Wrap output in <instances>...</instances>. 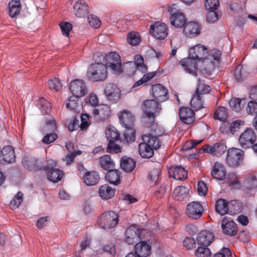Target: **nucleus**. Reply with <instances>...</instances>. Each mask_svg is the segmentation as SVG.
Returning <instances> with one entry per match:
<instances>
[{"label":"nucleus","mask_w":257,"mask_h":257,"mask_svg":"<svg viewBox=\"0 0 257 257\" xmlns=\"http://www.w3.org/2000/svg\"><path fill=\"white\" fill-rule=\"evenodd\" d=\"M202 53L204 56L196 55L195 56L191 54L195 52V49H189V56L180 61V64L187 73L194 76H197L198 69L202 71L205 70V66L211 64L212 68L218 66L220 60L221 52L219 49H197ZM201 55V53L200 54Z\"/></svg>","instance_id":"f257e3e1"},{"label":"nucleus","mask_w":257,"mask_h":257,"mask_svg":"<svg viewBox=\"0 0 257 257\" xmlns=\"http://www.w3.org/2000/svg\"><path fill=\"white\" fill-rule=\"evenodd\" d=\"M142 142L139 145V151L140 156L144 158H150L154 155V149L159 148L162 142L159 138L151 135L142 136Z\"/></svg>","instance_id":"f03ea898"},{"label":"nucleus","mask_w":257,"mask_h":257,"mask_svg":"<svg viewBox=\"0 0 257 257\" xmlns=\"http://www.w3.org/2000/svg\"><path fill=\"white\" fill-rule=\"evenodd\" d=\"M86 76L92 82L103 81L107 76L106 66L103 63L92 64L88 68Z\"/></svg>","instance_id":"7ed1b4c3"},{"label":"nucleus","mask_w":257,"mask_h":257,"mask_svg":"<svg viewBox=\"0 0 257 257\" xmlns=\"http://www.w3.org/2000/svg\"><path fill=\"white\" fill-rule=\"evenodd\" d=\"M215 210L221 215L226 214L234 215L239 211V207L236 201H227L224 199H219L216 201Z\"/></svg>","instance_id":"20e7f679"},{"label":"nucleus","mask_w":257,"mask_h":257,"mask_svg":"<svg viewBox=\"0 0 257 257\" xmlns=\"http://www.w3.org/2000/svg\"><path fill=\"white\" fill-rule=\"evenodd\" d=\"M119 221L118 214L114 211H106L103 213L98 219V223L104 229L115 227Z\"/></svg>","instance_id":"39448f33"},{"label":"nucleus","mask_w":257,"mask_h":257,"mask_svg":"<svg viewBox=\"0 0 257 257\" xmlns=\"http://www.w3.org/2000/svg\"><path fill=\"white\" fill-rule=\"evenodd\" d=\"M244 153L241 149L232 148L228 149L225 157L226 164L231 167H235L243 163Z\"/></svg>","instance_id":"423d86ee"},{"label":"nucleus","mask_w":257,"mask_h":257,"mask_svg":"<svg viewBox=\"0 0 257 257\" xmlns=\"http://www.w3.org/2000/svg\"><path fill=\"white\" fill-rule=\"evenodd\" d=\"M105 62L110 67L113 73L119 75L122 73L120 56L118 53L111 52L105 55Z\"/></svg>","instance_id":"0eeeda50"},{"label":"nucleus","mask_w":257,"mask_h":257,"mask_svg":"<svg viewBox=\"0 0 257 257\" xmlns=\"http://www.w3.org/2000/svg\"><path fill=\"white\" fill-rule=\"evenodd\" d=\"M142 109L146 116L151 119V123H153L155 121V114L159 113L161 107L157 101L148 99L144 101Z\"/></svg>","instance_id":"6e6552de"},{"label":"nucleus","mask_w":257,"mask_h":257,"mask_svg":"<svg viewBox=\"0 0 257 257\" xmlns=\"http://www.w3.org/2000/svg\"><path fill=\"white\" fill-rule=\"evenodd\" d=\"M204 209L200 203L193 201L189 203L186 206V213L190 218L197 219L200 218L204 212Z\"/></svg>","instance_id":"1a4fd4ad"},{"label":"nucleus","mask_w":257,"mask_h":257,"mask_svg":"<svg viewBox=\"0 0 257 257\" xmlns=\"http://www.w3.org/2000/svg\"><path fill=\"white\" fill-rule=\"evenodd\" d=\"M141 229L139 226L132 225L127 228L124 233V241L128 244H133L141 239Z\"/></svg>","instance_id":"9d476101"},{"label":"nucleus","mask_w":257,"mask_h":257,"mask_svg":"<svg viewBox=\"0 0 257 257\" xmlns=\"http://www.w3.org/2000/svg\"><path fill=\"white\" fill-rule=\"evenodd\" d=\"M150 34L157 39H164L168 35V28L165 24L156 22L150 26Z\"/></svg>","instance_id":"9b49d317"},{"label":"nucleus","mask_w":257,"mask_h":257,"mask_svg":"<svg viewBox=\"0 0 257 257\" xmlns=\"http://www.w3.org/2000/svg\"><path fill=\"white\" fill-rule=\"evenodd\" d=\"M69 89L74 95L82 97L87 93V89L85 82L81 79H75L71 81Z\"/></svg>","instance_id":"f8f14e48"},{"label":"nucleus","mask_w":257,"mask_h":257,"mask_svg":"<svg viewBox=\"0 0 257 257\" xmlns=\"http://www.w3.org/2000/svg\"><path fill=\"white\" fill-rule=\"evenodd\" d=\"M256 139V136L251 128H247L240 136L239 143L243 148L252 146Z\"/></svg>","instance_id":"ddd939ff"},{"label":"nucleus","mask_w":257,"mask_h":257,"mask_svg":"<svg viewBox=\"0 0 257 257\" xmlns=\"http://www.w3.org/2000/svg\"><path fill=\"white\" fill-rule=\"evenodd\" d=\"M222 232L228 236H232L236 235L238 232L236 224L229 217H224L221 222Z\"/></svg>","instance_id":"4468645a"},{"label":"nucleus","mask_w":257,"mask_h":257,"mask_svg":"<svg viewBox=\"0 0 257 257\" xmlns=\"http://www.w3.org/2000/svg\"><path fill=\"white\" fill-rule=\"evenodd\" d=\"M226 146L221 143H216L213 145H205L202 148V152L207 153L213 156L219 157L225 151Z\"/></svg>","instance_id":"2eb2a0df"},{"label":"nucleus","mask_w":257,"mask_h":257,"mask_svg":"<svg viewBox=\"0 0 257 257\" xmlns=\"http://www.w3.org/2000/svg\"><path fill=\"white\" fill-rule=\"evenodd\" d=\"M92 114L95 119L99 120H104L107 119L110 114L109 107L106 104H99L93 108Z\"/></svg>","instance_id":"dca6fc26"},{"label":"nucleus","mask_w":257,"mask_h":257,"mask_svg":"<svg viewBox=\"0 0 257 257\" xmlns=\"http://www.w3.org/2000/svg\"><path fill=\"white\" fill-rule=\"evenodd\" d=\"M214 238V235L212 232L204 230L197 234L196 239L199 245L208 246L213 241Z\"/></svg>","instance_id":"f3484780"},{"label":"nucleus","mask_w":257,"mask_h":257,"mask_svg":"<svg viewBox=\"0 0 257 257\" xmlns=\"http://www.w3.org/2000/svg\"><path fill=\"white\" fill-rule=\"evenodd\" d=\"M152 91L154 97L158 100L164 101L168 99V89L161 84L153 85Z\"/></svg>","instance_id":"a211bd4d"},{"label":"nucleus","mask_w":257,"mask_h":257,"mask_svg":"<svg viewBox=\"0 0 257 257\" xmlns=\"http://www.w3.org/2000/svg\"><path fill=\"white\" fill-rule=\"evenodd\" d=\"M16 155L14 148L11 146L4 147L1 150L0 162L13 163L15 161Z\"/></svg>","instance_id":"6ab92c4d"},{"label":"nucleus","mask_w":257,"mask_h":257,"mask_svg":"<svg viewBox=\"0 0 257 257\" xmlns=\"http://www.w3.org/2000/svg\"><path fill=\"white\" fill-rule=\"evenodd\" d=\"M201 27L196 22H190L185 24L184 27L183 33L187 37H194L200 33Z\"/></svg>","instance_id":"aec40b11"},{"label":"nucleus","mask_w":257,"mask_h":257,"mask_svg":"<svg viewBox=\"0 0 257 257\" xmlns=\"http://www.w3.org/2000/svg\"><path fill=\"white\" fill-rule=\"evenodd\" d=\"M105 94L108 100L116 102L120 96V91L119 89L115 85L108 84L106 85L104 90Z\"/></svg>","instance_id":"412c9836"},{"label":"nucleus","mask_w":257,"mask_h":257,"mask_svg":"<svg viewBox=\"0 0 257 257\" xmlns=\"http://www.w3.org/2000/svg\"><path fill=\"white\" fill-rule=\"evenodd\" d=\"M134 250L139 257H147L151 254V246L146 241H141L136 244Z\"/></svg>","instance_id":"4be33fe9"},{"label":"nucleus","mask_w":257,"mask_h":257,"mask_svg":"<svg viewBox=\"0 0 257 257\" xmlns=\"http://www.w3.org/2000/svg\"><path fill=\"white\" fill-rule=\"evenodd\" d=\"M74 15L78 18H83L88 14V6L83 0H79L73 6Z\"/></svg>","instance_id":"5701e85b"},{"label":"nucleus","mask_w":257,"mask_h":257,"mask_svg":"<svg viewBox=\"0 0 257 257\" xmlns=\"http://www.w3.org/2000/svg\"><path fill=\"white\" fill-rule=\"evenodd\" d=\"M119 121L124 128L133 126L134 115L128 111L123 110L118 114Z\"/></svg>","instance_id":"b1692460"},{"label":"nucleus","mask_w":257,"mask_h":257,"mask_svg":"<svg viewBox=\"0 0 257 257\" xmlns=\"http://www.w3.org/2000/svg\"><path fill=\"white\" fill-rule=\"evenodd\" d=\"M179 115L180 119L186 124H191L194 121L193 111L188 107H181L179 110Z\"/></svg>","instance_id":"393cba45"},{"label":"nucleus","mask_w":257,"mask_h":257,"mask_svg":"<svg viewBox=\"0 0 257 257\" xmlns=\"http://www.w3.org/2000/svg\"><path fill=\"white\" fill-rule=\"evenodd\" d=\"M212 177L219 180H223L226 177V171L224 166L219 162H215L211 172Z\"/></svg>","instance_id":"a878e982"},{"label":"nucleus","mask_w":257,"mask_h":257,"mask_svg":"<svg viewBox=\"0 0 257 257\" xmlns=\"http://www.w3.org/2000/svg\"><path fill=\"white\" fill-rule=\"evenodd\" d=\"M80 97L73 95L69 97L66 106L71 111L79 113L82 108V103L79 100Z\"/></svg>","instance_id":"bb28decb"},{"label":"nucleus","mask_w":257,"mask_h":257,"mask_svg":"<svg viewBox=\"0 0 257 257\" xmlns=\"http://www.w3.org/2000/svg\"><path fill=\"white\" fill-rule=\"evenodd\" d=\"M44 170L48 173V179L53 182H58L60 181L63 175V171L59 169L44 167Z\"/></svg>","instance_id":"cd10ccee"},{"label":"nucleus","mask_w":257,"mask_h":257,"mask_svg":"<svg viewBox=\"0 0 257 257\" xmlns=\"http://www.w3.org/2000/svg\"><path fill=\"white\" fill-rule=\"evenodd\" d=\"M83 179L86 185L93 186L99 182V176L96 171L87 172L83 176Z\"/></svg>","instance_id":"c85d7f7f"},{"label":"nucleus","mask_w":257,"mask_h":257,"mask_svg":"<svg viewBox=\"0 0 257 257\" xmlns=\"http://www.w3.org/2000/svg\"><path fill=\"white\" fill-rule=\"evenodd\" d=\"M115 191V189L109 186L107 184H104L100 187L99 194L102 199L107 200L114 196Z\"/></svg>","instance_id":"c756f323"},{"label":"nucleus","mask_w":257,"mask_h":257,"mask_svg":"<svg viewBox=\"0 0 257 257\" xmlns=\"http://www.w3.org/2000/svg\"><path fill=\"white\" fill-rule=\"evenodd\" d=\"M105 178L110 184L114 185H118L121 181L120 172L118 170L113 169L108 171L106 174Z\"/></svg>","instance_id":"7c9ffc66"},{"label":"nucleus","mask_w":257,"mask_h":257,"mask_svg":"<svg viewBox=\"0 0 257 257\" xmlns=\"http://www.w3.org/2000/svg\"><path fill=\"white\" fill-rule=\"evenodd\" d=\"M189 189L187 187L180 186L174 190L173 197L176 200L182 201L187 197Z\"/></svg>","instance_id":"2f4dec72"},{"label":"nucleus","mask_w":257,"mask_h":257,"mask_svg":"<svg viewBox=\"0 0 257 257\" xmlns=\"http://www.w3.org/2000/svg\"><path fill=\"white\" fill-rule=\"evenodd\" d=\"M136 161L131 158H122L120 162V168L126 173L132 172L136 167Z\"/></svg>","instance_id":"473e14b6"},{"label":"nucleus","mask_w":257,"mask_h":257,"mask_svg":"<svg viewBox=\"0 0 257 257\" xmlns=\"http://www.w3.org/2000/svg\"><path fill=\"white\" fill-rule=\"evenodd\" d=\"M99 164L102 168L108 171L114 169L115 164L110 156L104 155L99 158Z\"/></svg>","instance_id":"72a5a7b5"},{"label":"nucleus","mask_w":257,"mask_h":257,"mask_svg":"<svg viewBox=\"0 0 257 257\" xmlns=\"http://www.w3.org/2000/svg\"><path fill=\"white\" fill-rule=\"evenodd\" d=\"M9 15L11 18H15L20 13L22 9L21 3L19 1L12 0L9 4Z\"/></svg>","instance_id":"f704fd0d"},{"label":"nucleus","mask_w":257,"mask_h":257,"mask_svg":"<svg viewBox=\"0 0 257 257\" xmlns=\"http://www.w3.org/2000/svg\"><path fill=\"white\" fill-rule=\"evenodd\" d=\"M170 22L172 26L177 28H182L185 25L186 19L183 13L170 17Z\"/></svg>","instance_id":"c9c22d12"},{"label":"nucleus","mask_w":257,"mask_h":257,"mask_svg":"<svg viewBox=\"0 0 257 257\" xmlns=\"http://www.w3.org/2000/svg\"><path fill=\"white\" fill-rule=\"evenodd\" d=\"M244 187L248 192H254L257 190V179L254 176L248 177L246 179L244 184Z\"/></svg>","instance_id":"e433bc0d"},{"label":"nucleus","mask_w":257,"mask_h":257,"mask_svg":"<svg viewBox=\"0 0 257 257\" xmlns=\"http://www.w3.org/2000/svg\"><path fill=\"white\" fill-rule=\"evenodd\" d=\"M173 173V177L176 180H182L187 177V171L181 166H174Z\"/></svg>","instance_id":"4c0bfd02"},{"label":"nucleus","mask_w":257,"mask_h":257,"mask_svg":"<svg viewBox=\"0 0 257 257\" xmlns=\"http://www.w3.org/2000/svg\"><path fill=\"white\" fill-rule=\"evenodd\" d=\"M105 135L109 142L116 141L119 140L120 137L116 128L112 126H109L106 128Z\"/></svg>","instance_id":"58836bf2"},{"label":"nucleus","mask_w":257,"mask_h":257,"mask_svg":"<svg viewBox=\"0 0 257 257\" xmlns=\"http://www.w3.org/2000/svg\"><path fill=\"white\" fill-rule=\"evenodd\" d=\"M190 104L194 110H198L202 108L203 107L202 96L195 93L192 97Z\"/></svg>","instance_id":"ea45409f"},{"label":"nucleus","mask_w":257,"mask_h":257,"mask_svg":"<svg viewBox=\"0 0 257 257\" xmlns=\"http://www.w3.org/2000/svg\"><path fill=\"white\" fill-rule=\"evenodd\" d=\"M133 63L137 68L138 71L141 72L142 73H145L147 72L148 67L144 64V58L141 55H136L134 57V62Z\"/></svg>","instance_id":"a19ab883"},{"label":"nucleus","mask_w":257,"mask_h":257,"mask_svg":"<svg viewBox=\"0 0 257 257\" xmlns=\"http://www.w3.org/2000/svg\"><path fill=\"white\" fill-rule=\"evenodd\" d=\"M127 41L131 45L137 46L142 41L141 35L137 32H130L127 35Z\"/></svg>","instance_id":"79ce46f5"},{"label":"nucleus","mask_w":257,"mask_h":257,"mask_svg":"<svg viewBox=\"0 0 257 257\" xmlns=\"http://www.w3.org/2000/svg\"><path fill=\"white\" fill-rule=\"evenodd\" d=\"M121 69L122 72H124L129 76L133 75L135 72L138 71L135 64L132 61H128L124 63L123 66H121Z\"/></svg>","instance_id":"37998d69"},{"label":"nucleus","mask_w":257,"mask_h":257,"mask_svg":"<svg viewBox=\"0 0 257 257\" xmlns=\"http://www.w3.org/2000/svg\"><path fill=\"white\" fill-rule=\"evenodd\" d=\"M241 101L242 100L239 98H232L229 101V105L233 110L237 112L243 107Z\"/></svg>","instance_id":"c03bdc74"},{"label":"nucleus","mask_w":257,"mask_h":257,"mask_svg":"<svg viewBox=\"0 0 257 257\" xmlns=\"http://www.w3.org/2000/svg\"><path fill=\"white\" fill-rule=\"evenodd\" d=\"M227 113L226 108L223 106L218 107L214 113V118L220 120H223L226 118Z\"/></svg>","instance_id":"a18cd8bd"},{"label":"nucleus","mask_w":257,"mask_h":257,"mask_svg":"<svg viewBox=\"0 0 257 257\" xmlns=\"http://www.w3.org/2000/svg\"><path fill=\"white\" fill-rule=\"evenodd\" d=\"M197 88L195 91L196 94L201 95V96L206 93H209L211 91V88L209 86L200 82V79L198 80Z\"/></svg>","instance_id":"49530a36"},{"label":"nucleus","mask_w":257,"mask_h":257,"mask_svg":"<svg viewBox=\"0 0 257 257\" xmlns=\"http://www.w3.org/2000/svg\"><path fill=\"white\" fill-rule=\"evenodd\" d=\"M208 246H202L198 247L195 250V255L197 257H210L211 252Z\"/></svg>","instance_id":"de8ad7c7"},{"label":"nucleus","mask_w":257,"mask_h":257,"mask_svg":"<svg viewBox=\"0 0 257 257\" xmlns=\"http://www.w3.org/2000/svg\"><path fill=\"white\" fill-rule=\"evenodd\" d=\"M49 88L53 91H57L60 90L62 88V85L60 81V80L56 77H54L48 82Z\"/></svg>","instance_id":"09e8293b"},{"label":"nucleus","mask_w":257,"mask_h":257,"mask_svg":"<svg viewBox=\"0 0 257 257\" xmlns=\"http://www.w3.org/2000/svg\"><path fill=\"white\" fill-rule=\"evenodd\" d=\"M126 130L124 131L123 136L125 140L127 143H131L135 140V131L132 126L131 128H125Z\"/></svg>","instance_id":"8fccbe9b"},{"label":"nucleus","mask_w":257,"mask_h":257,"mask_svg":"<svg viewBox=\"0 0 257 257\" xmlns=\"http://www.w3.org/2000/svg\"><path fill=\"white\" fill-rule=\"evenodd\" d=\"M217 10H208L206 15V21L210 23H213L216 22L220 17L216 11Z\"/></svg>","instance_id":"3c124183"},{"label":"nucleus","mask_w":257,"mask_h":257,"mask_svg":"<svg viewBox=\"0 0 257 257\" xmlns=\"http://www.w3.org/2000/svg\"><path fill=\"white\" fill-rule=\"evenodd\" d=\"M59 26L63 35L66 37H69V32L72 29V25L69 22H62L60 23Z\"/></svg>","instance_id":"603ef678"},{"label":"nucleus","mask_w":257,"mask_h":257,"mask_svg":"<svg viewBox=\"0 0 257 257\" xmlns=\"http://www.w3.org/2000/svg\"><path fill=\"white\" fill-rule=\"evenodd\" d=\"M88 21L89 25L93 28H98L101 25V21L97 17L93 15H90L88 16Z\"/></svg>","instance_id":"864d4df0"},{"label":"nucleus","mask_w":257,"mask_h":257,"mask_svg":"<svg viewBox=\"0 0 257 257\" xmlns=\"http://www.w3.org/2000/svg\"><path fill=\"white\" fill-rule=\"evenodd\" d=\"M23 194L19 192L10 202V205L13 208H18L23 201Z\"/></svg>","instance_id":"5fc2aeb1"},{"label":"nucleus","mask_w":257,"mask_h":257,"mask_svg":"<svg viewBox=\"0 0 257 257\" xmlns=\"http://www.w3.org/2000/svg\"><path fill=\"white\" fill-rule=\"evenodd\" d=\"M161 170L159 168H155L153 169L150 174L149 179L153 185H155L159 178V175Z\"/></svg>","instance_id":"6e6d98bb"},{"label":"nucleus","mask_w":257,"mask_h":257,"mask_svg":"<svg viewBox=\"0 0 257 257\" xmlns=\"http://www.w3.org/2000/svg\"><path fill=\"white\" fill-rule=\"evenodd\" d=\"M115 141L109 142L107 152L110 153H117L121 152V148L119 145L115 143Z\"/></svg>","instance_id":"4d7b16f0"},{"label":"nucleus","mask_w":257,"mask_h":257,"mask_svg":"<svg viewBox=\"0 0 257 257\" xmlns=\"http://www.w3.org/2000/svg\"><path fill=\"white\" fill-rule=\"evenodd\" d=\"M204 5L207 10H217L220 3L219 0H205Z\"/></svg>","instance_id":"13d9d810"},{"label":"nucleus","mask_w":257,"mask_h":257,"mask_svg":"<svg viewBox=\"0 0 257 257\" xmlns=\"http://www.w3.org/2000/svg\"><path fill=\"white\" fill-rule=\"evenodd\" d=\"M45 131L54 132L56 130V122L55 120L50 119L47 120L44 124Z\"/></svg>","instance_id":"bf43d9fd"},{"label":"nucleus","mask_w":257,"mask_h":257,"mask_svg":"<svg viewBox=\"0 0 257 257\" xmlns=\"http://www.w3.org/2000/svg\"><path fill=\"white\" fill-rule=\"evenodd\" d=\"M247 112L251 115L257 114V102L253 101H250L246 108Z\"/></svg>","instance_id":"052dcab7"},{"label":"nucleus","mask_w":257,"mask_h":257,"mask_svg":"<svg viewBox=\"0 0 257 257\" xmlns=\"http://www.w3.org/2000/svg\"><path fill=\"white\" fill-rule=\"evenodd\" d=\"M244 122L241 120H236L233 121L230 125L229 130L232 134H234L239 128L241 125H243Z\"/></svg>","instance_id":"680f3d73"},{"label":"nucleus","mask_w":257,"mask_h":257,"mask_svg":"<svg viewBox=\"0 0 257 257\" xmlns=\"http://www.w3.org/2000/svg\"><path fill=\"white\" fill-rule=\"evenodd\" d=\"M197 186V191L199 195L200 196H204L208 190L206 184L203 181H199Z\"/></svg>","instance_id":"e2e57ef3"},{"label":"nucleus","mask_w":257,"mask_h":257,"mask_svg":"<svg viewBox=\"0 0 257 257\" xmlns=\"http://www.w3.org/2000/svg\"><path fill=\"white\" fill-rule=\"evenodd\" d=\"M234 77L238 82H240L243 79L244 77L242 72V66L240 65H238L234 69Z\"/></svg>","instance_id":"0e129e2a"},{"label":"nucleus","mask_w":257,"mask_h":257,"mask_svg":"<svg viewBox=\"0 0 257 257\" xmlns=\"http://www.w3.org/2000/svg\"><path fill=\"white\" fill-rule=\"evenodd\" d=\"M58 138L57 135L55 133L47 134L43 139V142L49 144L55 141Z\"/></svg>","instance_id":"69168bd1"},{"label":"nucleus","mask_w":257,"mask_h":257,"mask_svg":"<svg viewBox=\"0 0 257 257\" xmlns=\"http://www.w3.org/2000/svg\"><path fill=\"white\" fill-rule=\"evenodd\" d=\"M231 252L228 248L224 247L214 254V257H231Z\"/></svg>","instance_id":"338daca9"},{"label":"nucleus","mask_w":257,"mask_h":257,"mask_svg":"<svg viewBox=\"0 0 257 257\" xmlns=\"http://www.w3.org/2000/svg\"><path fill=\"white\" fill-rule=\"evenodd\" d=\"M86 102L92 106L96 107L98 103V99L96 95L89 94L86 99Z\"/></svg>","instance_id":"774afa93"}]
</instances>
